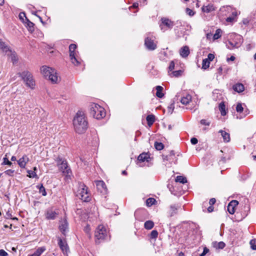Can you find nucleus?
Returning <instances> with one entry per match:
<instances>
[{"mask_svg": "<svg viewBox=\"0 0 256 256\" xmlns=\"http://www.w3.org/2000/svg\"><path fill=\"white\" fill-rule=\"evenodd\" d=\"M73 125L75 132L81 134L84 133L88 127V122L83 112L78 111L73 120Z\"/></svg>", "mask_w": 256, "mask_h": 256, "instance_id": "1", "label": "nucleus"}, {"mask_svg": "<svg viewBox=\"0 0 256 256\" xmlns=\"http://www.w3.org/2000/svg\"><path fill=\"white\" fill-rule=\"evenodd\" d=\"M42 75L52 83H56L59 80L57 72L54 69L46 66H42L40 68Z\"/></svg>", "mask_w": 256, "mask_h": 256, "instance_id": "2", "label": "nucleus"}, {"mask_svg": "<svg viewBox=\"0 0 256 256\" xmlns=\"http://www.w3.org/2000/svg\"><path fill=\"white\" fill-rule=\"evenodd\" d=\"M90 114L96 119H100L106 116V112L104 109L96 104H92L90 105Z\"/></svg>", "mask_w": 256, "mask_h": 256, "instance_id": "3", "label": "nucleus"}, {"mask_svg": "<svg viewBox=\"0 0 256 256\" xmlns=\"http://www.w3.org/2000/svg\"><path fill=\"white\" fill-rule=\"evenodd\" d=\"M90 195L88 188L84 184L79 183L76 192V196L84 202H88L90 200Z\"/></svg>", "mask_w": 256, "mask_h": 256, "instance_id": "4", "label": "nucleus"}, {"mask_svg": "<svg viewBox=\"0 0 256 256\" xmlns=\"http://www.w3.org/2000/svg\"><path fill=\"white\" fill-rule=\"evenodd\" d=\"M19 74L25 82L26 84L31 89H34L35 82L32 78V76L31 73L28 71H24Z\"/></svg>", "mask_w": 256, "mask_h": 256, "instance_id": "5", "label": "nucleus"}, {"mask_svg": "<svg viewBox=\"0 0 256 256\" xmlns=\"http://www.w3.org/2000/svg\"><path fill=\"white\" fill-rule=\"evenodd\" d=\"M57 165L59 170L62 172L64 174L69 176L71 173L70 170L68 168V164L66 160L62 158H58L56 160Z\"/></svg>", "mask_w": 256, "mask_h": 256, "instance_id": "6", "label": "nucleus"}, {"mask_svg": "<svg viewBox=\"0 0 256 256\" xmlns=\"http://www.w3.org/2000/svg\"><path fill=\"white\" fill-rule=\"evenodd\" d=\"M233 36L236 40H230L226 46L228 48L232 49L233 48H237L240 46L242 42V38L240 36L236 34L231 35V36Z\"/></svg>", "mask_w": 256, "mask_h": 256, "instance_id": "7", "label": "nucleus"}, {"mask_svg": "<svg viewBox=\"0 0 256 256\" xmlns=\"http://www.w3.org/2000/svg\"><path fill=\"white\" fill-rule=\"evenodd\" d=\"M107 236V232L103 225H99L95 232V237L98 240H104Z\"/></svg>", "mask_w": 256, "mask_h": 256, "instance_id": "8", "label": "nucleus"}, {"mask_svg": "<svg viewBox=\"0 0 256 256\" xmlns=\"http://www.w3.org/2000/svg\"><path fill=\"white\" fill-rule=\"evenodd\" d=\"M76 48V46L75 44H71L69 46L70 56L71 61L75 66H78L80 64V62L77 60L76 57L75 50Z\"/></svg>", "mask_w": 256, "mask_h": 256, "instance_id": "9", "label": "nucleus"}, {"mask_svg": "<svg viewBox=\"0 0 256 256\" xmlns=\"http://www.w3.org/2000/svg\"><path fill=\"white\" fill-rule=\"evenodd\" d=\"M161 21L162 24H160V27L161 30L164 31L166 30L163 27L164 26H166L168 28H172L174 26V22L167 18H161Z\"/></svg>", "mask_w": 256, "mask_h": 256, "instance_id": "10", "label": "nucleus"}, {"mask_svg": "<svg viewBox=\"0 0 256 256\" xmlns=\"http://www.w3.org/2000/svg\"><path fill=\"white\" fill-rule=\"evenodd\" d=\"M96 186L98 190L103 194H106L107 193V188L106 185L104 181L98 180L96 182Z\"/></svg>", "mask_w": 256, "mask_h": 256, "instance_id": "11", "label": "nucleus"}, {"mask_svg": "<svg viewBox=\"0 0 256 256\" xmlns=\"http://www.w3.org/2000/svg\"><path fill=\"white\" fill-rule=\"evenodd\" d=\"M144 44L146 48L150 50H153L156 48V44L154 42V40L148 37L145 40Z\"/></svg>", "mask_w": 256, "mask_h": 256, "instance_id": "12", "label": "nucleus"}, {"mask_svg": "<svg viewBox=\"0 0 256 256\" xmlns=\"http://www.w3.org/2000/svg\"><path fill=\"white\" fill-rule=\"evenodd\" d=\"M58 244L64 254H67L69 251V249L66 242L65 240H63L62 238H59Z\"/></svg>", "mask_w": 256, "mask_h": 256, "instance_id": "13", "label": "nucleus"}, {"mask_svg": "<svg viewBox=\"0 0 256 256\" xmlns=\"http://www.w3.org/2000/svg\"><path fill=\"white\" fill-rule=\"evenodd\" d=\"M238 202L236 200H232L228 206V210L230 214H234L235 212V207L238 206Z\"/></svg>", "mask_w": 256, "mask_h": 256, "instance_id": "14", "label": "nucleus"}, {"mask_svg": "<svg viewBox=\"0 0 256 256\" xmlns=\"http://www.w3.org/2000/svg\"><path fill=\"white\" fill-rule=\"evenodd\" d=\"M59 228L61 232L65 234L68 229V223L66 220L60 221Z\"/></svg>", "mask_w": 256, "mask_h": 256, "instance_id": "15", "label": "nucleus"}, {"mask_svg": "<svg viewBox=\"0 0 256 256\" xmlns=\"http://www.w3.org/2000/svg\"><path fill=\"white\" fill-rule=\"evenodd\" d=\"M28 161L29 158L28 156L24 155L22 158L19 159L18 161V163L20 168H24Z\"/></svg>", "mask_w": 256, "mask_h": 256, "instance_id": "16", "label": "nucleus"}, {"mask_svg": "<svg viewBox=\"0 0 256 256\" xmlns=\"http://www.w3.org/2000/svg\"><path fill=\"white\" fill-rule=\"evenodd\" d=\"M0 49L6 54L12 50L2 40H0Z\"/></svg>", "mask_w": 256, "mask_h": 256, "instance_id": "17", "label": "nucleus"}, {"mask_svg": "<svg viewBox=\"0 0 256 256\" xmlns=\"http://www.w3.org/2000/svg\"><path fill=\"white\" fill-rule=\"evenodd\" d=\"M56 213L51 209L48 210L46 212V216L48 220H54L56 218Z\"/></svg>", "mask_w": 256, "mask_h": 256, "instance_id": "18", "label": "nucleus"}, {"mask_svg": "<svg viewBox=\"0 0 256 256\" xmlns=\"http://www.w3.org/2000/svg\"><path fill=\"white\" fill-rule=\"evenodd\" d=\"M180 56L182 57H183V58L187 57L190 54L188 47V46H184L182 47L180 50Z\"/></svg>", "mask_w": 256, "mask_h": 256, "instance_id": "19", "label": "nucleus"}, {"mask_svg": "<svg viewBox=\"0 0 256 256\" xmlns=\"http://www.w3.org/2000/svg\"><path fill=\"white\" fill-rule=\"evenodd\" d=\"M149 158V156L147 153H142L138 156V160L139 162H142L145 161L148 162Z\"/></svg>", "mask_w": 256, "mask_h": 256, "instance_id": "20", "label": "nucleus"}, {"mask_svg": "<svg viewBox=\"0 0 256 256\" xmlns=\"http://www.w3.org/2000/svg\"><path fill=\"white\" fill-rule=\"evenodd\" d=\"M46 250L44 246L40 247L32 254H28V256H40V255Z\"/></svg>", "mask_w": 256, "mask_h": 256, "instance_id": "21", "label": "nucleus"}, {"mask_svg": "<svg viewBox=\"0 0 256 256\" xmlns=\"http://www.w3.org/2000/svg\"><path fill=\"white\" fill-rule=\"evenodd\" d=\"M7 55L10 58L11 60L12 61V62L14 64L18 62V56L14 51H12V50H11L10 52H9L7 54Z\"/></svg>", "mask_w": 256, "mask_h": 256, "instance_id": "22", "label": "nucleus"}, {"mask_svg": "<svg viewBox=\"0 0 256 256\" xmlns=\"http://www.w3.org/2000/svg\"><path fill=\"white\" fill-rule=\"evenodd\" d=\"M219 132L221 134L224 142H228L230 141V136L228 132L222 130H220Z\"/></svg>", "mask_w": 256, "mask_h": 256, "instance_id": "23", "label": "nucleus"}, {"mask_svg": "<svg viewBox=\"0 0 256 256\" xmlns=\"http://www.w3.org/2000/svg\"><path fill=\"white\" fill-rule=\"evenodd\" d=\"M180 206L178 205H173L170 206L169 214L170 216H172L177 214L178 210Z\"/></svg>", "mask_w": 256, "mask_h": 256, "instance_id": "24", "label": "nucleus"}, {"mask_svg": "<svg viewBox=\"0 0 256 256\" xmlns=\"http://www.w3.org/2000/svg\"><path fill=\"white\" fill-rule=\"evenodd\" d=\"M192 96L190 94H186V96H184L180 100V102L183 104H188L191 101Z\"/></svg>", "mask_w": 256, "mask_h": 256, "instance_id": "25", "label": "nucleus"}, {"mask_svg": "<svg viewBox=\"0 0 256 256\" xmlns=\"http://www.w3.org/2000/svg\"><path fill=\"white\" fill-rule=\"evenodd\" d=\"M233 89L238 92H240L244 90V86L242 84H237L233 86Z\"/></svg>", "mask_w": 256, "mask_h": 256, "instance_id": "26", "label": "nucleus"}, {"mask_svg": "<svg viewBox=\"0 0 256 256\" xmlns=\"http://www.w3.org/2000/svg\"><path fill=\"white\" fill-rule=\"evenodd\" d=\"M214 10V8L212 4H208L206 6H204L202 8V10L206 13H208Z\"/></svg>", "mask_w": 256, "mask_h": 256, "instance_id": "27", "label": "nucleus"}, {"mask_svg": "<svg viewBox=\"0 0 256 256\" xmlns=\"http://www.w3.org/2000/svg\"><path fill=\"white\" fill-rule=\"evenodd\" d=\"M156 96L159 98H162L164 96V94L162 93L163 88L161 86H158L156 87Z\"/></svg>", "mask_w": 256, "mask_h": 256, "instance_id": "28", "label": "nucleus"}, {"mask_svg": "<svg viewBox=\"0 0 256 256\" xmlns=\"http://www.w3.org/2000/svg\"><path fill=\"white\" fill-rule=\"evenodd\" d=\"M146 120L149 126H150L154 122L155 118L154 116L152 114H149L146 116Z\"/></svg>", "mask_w": 256, "mask_h": 256, "instance_id": "29", "label": "nucleus"}, {"mask_svg": "<svg viewBox=\"0 0 256 256\" xmlns=\"http://www.w3.org/2000/svg\"><path fill=\"white\" fill-rule=\"evenodd\" d=\"M219 110L222 116H225L226 114V106L224 102H222L219 104Z\"/></svg>", "mask_w": 256, "mask_h": 256, "instance_id": "30", "label": "nucleus"}, {"mask_svg": "<svg viewBox=\"0 0 256 256\" xmlns=\"http://www.w3.org/2000/svg\"><path fill=\"white\" fill-rule=\"evenodd\" d=\"M176 182L182 184H185L187 182L186 178L184 176H178L176 177Z\"/></svg>", "mask_w": 256, "mask_h": 256, "instance_id": "31", "label": "nucleus"}, {"mask_svg": "<svg viewBox=\"0 0 256 256\" xmlns=\"http://www.w3.org/2000/svg\"><path fill=\"white\" fill-rule=\"evenodd\" d=\"M26 26L28 27V30L32 32L34 30V24L27 19V18H26Z\"/></svg>", "mask_w": 256, "mask_h": 256, "instance_id": "32", "label": "nucleus"}, {"mask_svg": "<svg viewBox=\"0 0 256 256\" xmlns=\"http://www.w3.org/2000/svg\"><path fill=\"white\" fill-rule=\"evenodd\" d=\"M154 226V224L153 222L151 220L146 221L144 223V228L146 230H150L152 229Z\"/></svg>", "mask_w": 256, "mask_h": 256, "instance_id": "33", "label": "nucleus"}, {"mask_svg": "<svg viewBox=\"0 0 256 256\" xmlns=\"http://www.w3.org/2000/svg\"><path fill=\"white\" fill-rule=\"evenodd\" d=\"M212 244L214 246L218 248L222 249L225 246V244L222 242H214Z\"/></svg>", "mask_w": 256, "mask_h": 256, "instance_id": "34", "label": "nucleus"}, {"mask_svg": "<svg viewBox=\"0 0 256 256\" xmlns=\"http://www.w3.org/2000/svg\"><path fill=\"white\" fill-rule=\"evenodd\" d=\"M210 62L207 59L204 58L202 60V68L206 70L210 66Z\"/></svg>", "mask_w": 256, "mask_h": 256, "instance_id": "35", "label": "nucleus"}, {"mask_svg": "<svg viewBox=\"0 0 256 256\" xmlns=\"http://www.w3.org/2000/svg\"><path fill=\"white\" fill-rule=\"evenodd\" d=\"M222 34V30L220 29L216 30L215 34L213 36V38L214 40H217L221 37Z\"/></svg>", "mask_w": 256, "mask_h": 256, "instance_id": "36", "label": "nucleus"}, {"mask_svg": "<svg viewBox=\"0 0 256 256\" xmlns=\"http://www.w3.org/2000/svg\"><path fill=\"white\" fill-rule=\"evenodd\" d=\"M37 188L39 190L40 193H41L43 196H46V189L42 184H41L40 186H38Z\"/></svg>", "mask_w": 256, "mask_h": 256, "instance_id": "37", "label": "nucleus"}, {"mask_svg": "<svg viewBox=\"0 0 256 256\" xmlns=\"http://www.w3.org/2000/svg\"><path fill=\"white\" fill-rule=\"evenodd\" d=\"M156 202V200L154 198H148L146 200V204L147 206H150Z\"/></svg>", "mask_w": 256, "mask_h": 256, "instance_id": "38", "label": "nucleus"}, {"mask_svg": "<svg viewBox=\"0 0 256 256\" xmlns=\"http://www.w3.org/2000/svg\"><path fill=\"white\" fill-rule=\"evenodd\" d=\"M27 172L28 173V176L29 178H38L36 172L33 171V170H28Z\"/></svg>", "mask_w": 256, "mask_h": 256, "instance_id": "39", "label": "nucleus"}, {"mask_svg": "<svg viewBox=\"0 0 256 256\" xmlns=\"http://www.w3.org/2000/svg\"><path fill=\"white\" fill-rule=\"evenodd\" d=\"M155 148L158 150H162L164 148V144L162 142H156L154 143Z\"/></svg>", "mask_w": 256, "mask_h": 256, "instance_id": "40", "label": "nucleus"}, {"mask_svg": "<svg viewBox=\"0 0 256 256\" xmlns=\"http://www.w3.org/2000/svg\"><path fill=\"white\" fill-rule=\"evenodd\" d=\"M236 110L238 112L241 113L244 110V108L240 103H238L236 106Z\"/></svg>", "mask_w": 256, "mask_h": 256, "instance_id": "41", "label": "nucleus"}, {"mask_svg": "<svg viewBox=\"0 0 256 256\" xmlns=\"http://www.w3.org/2000/svg\"><path fill=\"white\" fill-rule=\"evenodd\" d=\"M168 112L172 114L174 108V102L172 103L170 106L168 107Z\"/></svg>", "mask_w": 256, "mask_h": 256, "instance_id": "42", "label": "nucleus"}, {"mask_svg": "<svg viewBox=\"0 0 256 256\" xmlns=\"http://www.w3.org/2000/svg\"><path fill=\"white\" fill-rule=\"evenodd\" d=\"M182 70H178L174 71L172 72V74L173 76L177 77V76H180L182 74Z\"/></svg>", "mask_w": 256, "mask_h": 256, "instance_id": "43", "label": "nucleus"}, {"mask_svg": "<svg viewBox=\"0 0 256 256\" xmlns=\"http://www.w3.org/2000/svg\"><path fill=\"white\" fill-rule=\"evenodd\" d=\"M158 232L156 230H153L150 233V238H155L158 237Z\"/></svg>", "mask_w": 256, "mask_h": 256, "instance_id": "44", "label": "nucleus"}, {"mask_svg": "<svg viewBox=\"0 0 256 256\" xmlns=\"http://www.w3.org/2000/svg\"><path fill=\"white\" fill-rule=\"evenodd\" d=\"M3 164H7L9 166H11L12 164V162H10L7 158L4 157L3 158Z\"/></svg>", "mask_w": 256, "mask_h": 256, "instance_id": "45", "label": "nucleus"}, {"mask_svg": "<svg viewBox=\"0 0 256 256\" xmlns=\"http://www.w3.org/2000/svg\"><path fill=\"white\" fill-rule=\"evenodd\" d=\"M186 14L190 16H193L194 14V12L189 8H186Z\"/></svg>", "mask_w": 256, "mask_h": 256, "instance_id": "46", "label": "nucleus"}, {"mask_svg": "<svg viewBox=\"0 0 256 256\" xmlns=\"http://www.w3.org/2000/svg\"><path fill=\"white\" fill-rule=\"evenodd\" d=\"M14 172V170H6L4 173L9 176H13Z\"/></svg>", "mask_w": 256, "mask_h": 256, "instance_id": "47", "label": "nucleus"}, {"mask_svg": "<svg viewBox=\"0 0 256 256\" xmlns=\"http://www.w3.org/2000/svg\"><path fill=\"white\" fill-rule=\"evenodd\" d=\"M255 240H251L250 242L251 248L254 250H256V245L255 244Z\"/></svg>", "mask_w": 256, "mask_h": 256, "instance_id": "48", "label": "nucleus"}, {"mask_svg": "<svg viewBox=\"0 0 256 256\" xmlns=\"http://www.w3.org/2000/svg\"><path fill=\"white\" fill-rule=\"evenodd\" d=\"M84 231L88 234H90V228L88 224H87L86 226L84 228Z\"/></svg>", "mask_w": 256, "mask_h": 256, "instance_id": "49", "label": "nucleus"}, {"mask_svg": "<svg viewBox=\"0 0 256 256\" xmlns=\"http://www.w3.org/2000/svg\"><path fill=\"white\" fill-rule=\"evenodd\" d=\"M174 68V61H172L170 62L168 69L170 71H172Z\"/></svg>", "mask_w": 256, "mask_h": 256, "instance_id": "50", "label": "nucleus"}, {"mask_svg": "<svg viewBox=\"0 0 256 256\" xmlns=\"http://www.w3.org/2000/svg\"><path fill=\"white\" fill-rule=\"evenodd\" d=\"M214 58V54H209L208 56V58H206L210 62L212 61Z\"/></svg>", "mask_w": 256, "mask_h": 256, "instance_id": "51", "label": "nucleus"}, {"mask_svg": "<svg viewBox=\"0 0 256 256\" xmlns=\"http://www.w3.org/2000/svg\"><path fill=\"white\" fill-rule=\"evenodd\" d=\"M208 252H209V250L208 248H206V247H205L204 248L202 253L201 254L200 256H204Z\"/></svg>", "mask_w": 256, "mask_h": 256, "instance_id": "52", "label": "nucleus"}, {"mask_svg": "<svg viewBox=\"0 0 256 256\" xmlns=\"http://www.w3.org/2000/svg\"><path fill=\"white\" fill-rule=\"evenodd\" d=\"M200 122L202 125L209 126L210 124V122H207L206 120H202Z\"/></svg>", "mask_w": 256, "mask_h": 256, "instance_id": "53", "label": "nucleus"}, {"mask_svg": "<svg viewBox=\"0 0 256 256\" xmlns=\"http://www.w3.org/2000/svg\"><path fill=\"white\" fill-rule=\"evenodd\" d=\"M8 253L4 250H0V256H7Z\"/></svg>", "mask_w": 256, "mask_h": 256, "instance_id": "54", "label": "nucleus"}, {"mask_svg": "<svg viewBox=\"0 0 256 256\" xmlns=\"http://www.w3.org/2000/svg\"><path fill=\"white\" fill-rule=\"evenodd\" d=\"M190 142L192 144H196L198 143V140L197 138H192L190 140Z\"/></svg>", "mask_w": 256, "mask_h": 256, "instance_id": "55", "label": "nucleus"}, {"mask_svg": "<svg viewBox=\"0 0 256 256\" xmlns=\"http://www.w3.org/2000/svg\"><path fill=\"white\" fill-rule=\"evenodd\" d=\"M19 17L20 20H23V22H24V18H26V14L24 12H20L19 14Z\"/></svg>", "mask_w": 256, "mask_h": 256, "instance_id": "56", "label": "nucleus"}, {"mask_svg": "<svg viewBox=\"0 0 256 256\" xmlns=\"http://www.w3.org/2000/svg\"><path fill=\"white\" fill-rule=\"evenodd\" d=\"M248 114H249V112L248 110H244V115L242 116H237V118H242L245 117Z\"/></svg>", "mask_w": 256, "mask_h": 256, "instance_id": "57", "label": "nucleus"}, {"mask_svg": "<svg viewBox=\"0 0 256 256\" xmlns=\"http://www.w3.org/2000/svg\"><path fill=\"white\" fill-rule=\"evenodd\" d=\"M216 202V199L214 198H212L210 199L209 204L210 205L212 206L213 204H215Z\"/></svg>", "mask_w": 256, "mask_h": 256, "instance_id": "58", "label": "nucleus"}, {"mask_svg": "<svg viewBox=\"0 0 256 256\" xmlns=\"http://www.w3.org/2000/svg\"><path fill=\"white\" fill-rule=\"evenodd\" d=\"M208 210L210 212H212L214 210V208L212 206L210 205V206L208 208Z\"/></svg>", "mask_w": 256, "mask_h": 256, "instance_id": "59", "label": "nucleus"}, {"mask_svg": "<svg viewBox=\"0 0 256 256\" xmlns=\"http://www.w3.org/2000/svg\"><path fill=\"white\" fill-rule=\"evenodd\" d=\"M234 18L233 17H228L226 18V21L228 22H232L233 21Z\"/></svg>", "mask_w": 256, "mask_h": 256, "instance_id": "60", "label": "nucleus"}, {"mask_svg": "<svg viewBox=\"0 0 256 256\" xmlns=\"http://www.w3.org/2000/svg\"><path fill=\"white\" fill-rule=\"evenodd\" d=\"M235 60V57L234 56H231L230 58H227V61L228 62L230 60L233 61Z\"/></svg>", "mask_w": 256, "mask_h": 256, "instance_id": "61", "label": "nucleus"}, {"mask_svg": "<svg viewBox=\"0 0 256 256\" xmlns=\"http://www.w3.org/2000/svg\"><path fill=\"white\" fill-rule=\"evenodd\" d=\"M138 3H137V2H135V3H134V4H133V5H132V7H133L134 8H137L138 7Z\"/></svg>", "mask_w": 256, "mask_h": 256, "instance_id": "62", "label": "nucleus"}, {"mask_svg": "<svg viewBox=\"0 0 256 256\" xmlns=\"http://www.w3.org/2000/svg\"><path fill=\"white\" fill-rule=\"evenodd\" d=\"M212 35V34H206V38H207L208 39H210V38H211Z\"/></svg>", "mask_w": 256, "mask_h": 256, "instance_id": "63", "label": "nucleus"}, {"mask_svg": "<svg viewBox=\"0 0 256 256\" xmlns=\"http://www.w3.org/2000/svg\"><path fill=\"white\" fill-rule=\"evenodd\" d=\"M16 160V157L14 156H12L11 158V160L12 161H15Z\"/></svg>", "mask_w": 256, "mask_h": 256, "instance_id": "64", "label": "nucleus"}]
</instances>
